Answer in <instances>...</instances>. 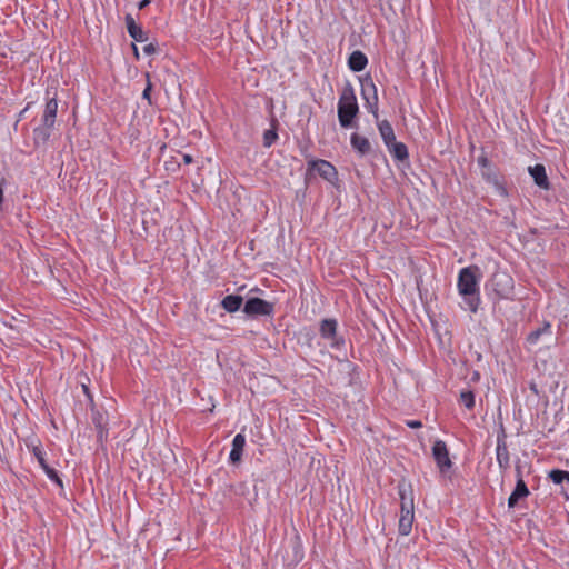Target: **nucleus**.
<instances>
[{"label":"nucleus","mask_w":569,"mask_h":569,"mask_svg":"<svg viewBox=\"0 0 569 569\" xmlns=\"http://www.w3.org/2000/svg\"><path fill=\"white\" fill-rule=\"evenodd\" d=\"M147 77L149 78V74H147ZM151 90H152V84H151L150 80L148 79L147 86H146V88H144V90L142 92V98L144 100H147L149 104L152 103L151 102V97H150Z\"/></svg>","instance_id":"29"},{"label":"nucleus","mask_w":569,"mask_h":569,"mask_svg":"<svg viewBox=\"0 0 569 569\" xmlns=\"http://www.w3.org/2000/svg\"><path fill=\"white\" fill-rule=\"evenodd\" d=\"M82 390L86 393V396L91 400L92 396L90 395L89 388L84 383L82 385Z\"/></svg>","instance_id":"38"},{"label":"nucleus","mask_w":569,"mask_h":569,"mask_svg":"<svg viewBox=\"0 0 569 569\" xmlns=\"http://www.w3.org/2000/svg\"><path fill=\"white\" fill-rule=\"evenodd\" d=\"M92 421L97 429L98 440L102 442L108 437L107 418L103 413L94 411L92 415Z\"/></svg>","instance_id":"20"},{"label":"nucleus","mask_w":569,"mask_h":569,"mask_svg":"<svg viewBox=\"0 0 569 569\" xmlns=\"http://www.w3.org/2000/svg\"><path fill=\"white\" fill-rule=\"evenodd\" d=\"M477 162H478L479 167L482 168V170L490 168V161L488 160V158L485 154L478 157Z\"/></svg>","instance_id":"31"},{"label":"nucleus","mask_w":569,"mask_h":569,"mask_svg":"<svg viewBox=\"0 0 569 569\" xmlns=\"http://www.w3.org/2000/svg\"><path fill=\"white\" fill-rule=\"evenodd\" d=\"M528 171H529L530 176L532 177L535 183L539 188H541L543 190L550 189V182H549V179H548V176L546 172V168L543 164L537 163L532 167H529Z\"/></svg>","instance_id":"12"},{"label":"nucleus","mask_w":569,"mask_h":569,"mask_svg":"<svg viewBox=\"0 0 569 569\" xmlns=\"http://www.w3.org/2000/svg\"><path fill=\"white\" fill-rule=\"evenodd\" d=\"M157 46L154 43H148L143 47V52L148 56L156 53Z\"/></svg>","instance_id":"32"},{"label":"nucleus","mask_w":569,"mask_h":569,"mask_svg":"<svg viewBox=\"0 0 569 569\" xmlns=\"http://www.w3.org/2000/svg\"><path fill=\"white\" fill-rule=\"evenodd\" d=\"M39 465H40L41 469L43 470V472L46 473V476H47V475H49V473L53 470V468H51V467L47 463V460H46V461H43L42 463H39Z\"/></svg>","instance_id":"35"},{"label":"nucleus","mask_w":569,"mask_h":569,"mask_svg":"<svg viewBox=\"0 0 569 569\" xmlns=\"http://www.w3.org/2000/svg\"><path fill=\"white\" fill-rule=\"evenodd\" d=\"M361 84V97L366 102V108L368 112L372 113L376 119H378V92L377 87L373 83L371 77H366L360 80Z\"/></svg>","instance_id":"6"},{"label":"nucleus","mask_w":569,"mask_h":569,"mask_svg":"<svg viewBox=\"0 0 569 569\" xmlns=\"http://www.w3.org/2000/svg\"><path fill=\"white\" fill-rule=\"evenodd\" d=\"M549 478L556 485H561L565 481L569 483V471L553 469L549 472Z\"/></svg>","instance_id":"28"},{"label":"nucleus","mask_w":569,"mask_h":569,"mask_svg":"<svg viewBox=\"0 0 569 569\" xmlns=\"http://www.w3.org/2000/svg\"><path fill=\"white\" fill-rule=\"evenodd\" d=\"M515 282L506 271H497L486 282V290L492 292L497 299H509L513 292Z\"/></svg>","instance_id":"4"},{"label":"nucleus","mask_w":569,"mask_h":569,"mask_svg":"<svg viewBox=\"0 0 569 569\" xmlns=\"http://www.w3.org/2000/svg\"><path fill=\"white\" fill-rule=\"evenodd\" d=\"M47 477L52 482H54L57 486H59L60 488H63V482H62L61 478L59 477L57 470L53 469L49 475H47Z\"/></svg>","instance_id":"30"},{"label":"nucleus","mask_w":569,"mask_h":569,"mask_svg":"<svg viewBox=\"0 0 569 569\" xmlns=\"http://www.w3.org/2000/svg\"><path fill=\"white\" fill-rule=\"evenodd\" d=\"M432 457L440 472L445 475L452 467L447 445L443 440H436L432 446Z\"/></svg>","instance_id":"9"},{"label":"nucleus","mask_w":569,"mask_h":569,"mask_svg":"<svg viewBox=\"0 0 569 569\" xmlns=\"http://www.w3.org/2000/svg\"><path fill=\"white\" fill-rule=\"evenodd\" d=\"M126 27L129 36L137 42H146L148 40L147 33L143 31L141 26L137 24L131 14L124 17Z\"/></svg>","instance_id":"14"},{"label":"nucleus","mask_w":569,"mask_h":569,"mask_svg":"<svg viewBox=\"0 0 569 569\" xmlns=\"http://www.w3.org/2000/svg\"><path fill=\"white\" fill-rule=\"evenodd\" d=\"M398 495L401 500L398 532L401 536H408L411 532L412 523L415 520V502L412 489L408 485L399 483Z\"/></svg>","instance_id":"3"},{"label":"nucleus","mask_w":569,"mask_h":569,"mask_svg":"<svg viewBox=\"0 0 569 569\" xmlns=\"http://www.w3.org/2000/svg\"><path fill=\"white\" fill-rule=\"evenodd\" d=\"M182 159H183V162H184L186 164H189V163L193 162V158H192V156H190V154H188V153H184V154L182 156Z\"/></svg>","instance_id":"37"},{"label":"nucleus","mask_w":569,"mask_h":569,"mask_svg":"<svg viewBox=\"0 0 569 569\" xmlns=\"http://www.w3.org/2000/svg\"><path fill=\"white\" fill-rule=\"evenodd\" d=\"M26 446L28 450L32 452L38 463H42L43 461H46V453L42 450L41 442L38 439H28L26 441Z\"/></svg>","instance_id":"24"},{"label":"nucleus","mask_w":569,"mask_h":569,"mask_svg":"<svg viewBox=\"0 0 569 569\" xmlns=\"http://www.w3.org/2000/svg\"><path fill=\"white\" fill-rule=\"evenodd\" d=\"M459 403L465 406L468 410L475 408V393L470 389H463L460 391Z\"/></svg>","instance_id":"27"},{"label":"nucleus","mask_w":569,"mask_h":569,"mask_svg":"<svg viewBox=\"0 0 569 569\" xmlns=\"http://www.w3.org/2000/svg\"><path fill=\"white\" fill-rule=\"evenodd\" d=\"M482 177L483 179L488 182V183H491L496 191L502 196V197H507L508 196V191L506 189V187L503 186V183L500 181L497 172L490 167L488 169H485L482 170Z\"/></svg>","instance_id":"16"},{"label":"nucleus","mask_w":569,"mask_h":569,"mask_svg":"<svg viewBox=\"0 0 569 569\" xmlns=\"http://www.w3.org/2000/svg\"><path fill=\"white\" fill-rule=\"evenodd\" d=\"M132 49L134 54L138 57V47L134 43H132Z\"/></svg>","instance_id":"40"},{"label":"nucleus","mask_w":569,"mask_h":569,"mask_svg":"<svg viewBox=\"0 0 569 569\" xmlns=\"http://www.w3.org/2000/svg\"><path fill=\"white\" fill-rule=\"evenodd\" d=\"M367 64L368 58L362 51L356 50L349 56L348 67L350 68V70L355 72H360L366 68Z\"/></svg>","instance_id":"18"},{"label":"nucleus","mask_w":569,"mask_h":569,"mask_svg":"<svg viewBox=\"0 0 569 569\" xmlns=\"http://www.w3.org/2000/svg\"><path fill=\"white\" fill-rule=\"evenodd\" d=\"M388 151L397 161H406L409 158L408 148L405 143L395 140L387 146Z\"/></svg>","instance_id":"21"},{"label":"nucleus","mask_w":569,"mask_h":569,"mask_svg":"<svg viewBox=\"0 0 569 569\" xmlns=\"http://www.w3.org/2000/svg\"><path fill=\"white\" fill-rule=\"evenodd\" d=\"M406 426L411 429H419L422 427V422L420 420H407Z\"/></svg>","instance_id":"33"},{"label":"nucleus","mask_w":569,"mask_h":569,"mask_svg":"<svg viewBox=\"0 0 569 569\" xmlns=\"http://www.w3.org/2000/svg\"><path fill=\"white\" fill-rule=\"evenodd\" d=\"M242 302H243V299L241 296L228 295L222 299L221 306L226 311L233 313L241 308Z\"/></svg>","instance_id":"23"},{"label":"nucleus","mask_w":569,"mask_h":569,"mask_svg":"<svg viewBox=\"0 0 569 569\" xmlns=\"http://www.w3.org/2000/svg\"><path fill=\"white\" fill-rule=\"evenodd\" d=\"M543 335H551V325L548 321L542 327L531 331L527 337V342L531 346L537 345Z\"/></svg>","instance_id":"25"},{"label":"nucleus","mask_w":569,"mask_h":569,"mask_svg":"<svg viewBox=\"0 0 569 569\" xmlns=\"http://www.w3.org/2000/svg\"><path fill=\"white\" fill-rule=\"evenodd\" d=\"M243 312L249 317H270L274 312V305L260 298H249L243 306Z\"/></svg>","instance_id":"8"},{"label":"nucleus","mask_w":569,"mask_h":569,"mask_svg":"<svg viewBox=\"0 0 569 569\" xmlns=\"http://www.w3.org/2000/svg\"><path fill=\"white\" fill-rule=\"evenodd\" d=\"M244 445L246 437L242 433H237L232 439V448L229 455V460L232 463H237L241 460Z\"/></svg>","instance_id":"17"},{"label":"nucleus","mask_w":569,"mask_h":569,"mask_svg":"<svg viewBox=\"0 0 569 569\" xmlns=\"http://www.w3.org/2000/svg\"><path fill=\"white\" fill-rule=\"evenodd\" d=\"M39 465H40L41 469L43 470V472L46 473V476H47V475H49V473L53 470V468H51V467L47 463V460H46V461H43L42 463H39Z\"/></svg>","instance_id":"34"},{"label":"nucleus","mask_w":569,"mask_h":569,"mask_svg":"<svg viewBox=\"0 0 569 569\" xmlns=\"http://www.w3.org/2000/svg\"><path fill=\"white\" fill-rule=\"evenodd\" d=\"M517 471V482L513 491L508 498V507L515 508L520 499H523L529 496L530 491L526 485V482L522 479L521 469L518 466L516 468Z\"/></svg>","instance_id":"11"},{"label":"nucleus","mask_w":569,"mask_h":569,"mask_svg":"<svg viewBox=\"0 0 569 569\" xmlns=\"http://www.w3.org/2000/svg\"><path fill=\"white\" fill-rule=\"evenodd\" d=\"M317 172L322 179L330 183L338 180V171L332 163L323 159L308 161L307 176Z\"/></svg>","instance_id":"7"},{"label":"nucleus","mask_w":569,"mask_h":569,"mask_svg":"<svg viewBox=\"0 0 569 569\" xmlns=\"http://www.w3.org/2000/svg\"><path fill=\"white\" fill-rule=\"evenodd\" d=\"M377 126L386 147L396 140L393 128L388 120H381Z\"/></svg>","instance_id":"22"},{"label":"nucleus","mask_w":569,"mask_h":569,"mask_svg":"<svg viewBox=\"0 0 569 569\" xmlns=\"http://www.w3.org/2000/svg\"><path fill=\"white\" fill-rule=\"evenodd\" d=\"M479 268L477 266H469L459 271L457 279V288L467 308L471 312H477L480 303V289H479Z\"/></svg>","instance_id":"1"},{"label":"nucleus","mask_w":569,"mask_h":569,"mask_svg":"<svg viewBox=\"0 0 569 569\" xmlns=\"http://www.w3.org/2000/svg\"><path fill=\"white\" fill-rule=\"evenodd\" d=\"M57 112H58V101H57L56 94L53 97H49V91H47V102L44 106L41 122L54 126Z\"/></svg>","instance_id":"13"},{"label":"nucleus","mask_w":569,"mask_h":569,"mask_svg":"<svg viewBox=\"0 0 569 569\" xmlns=\"http://www.w3.org/2000/svg\"><path fill=\"white\" fill-rule=\"evenodd\" d=\"M479 378H480L479 372L475 371V372H473V375H472V377H471V380H472V381H478V380H479Z\"/></svg>","instance_id":"39"},{"label":"nucleus","mask_w":569,"mask_h":569,"mask_svg":"<svg viewBox=\"0 0 569 569\" xmlns=\"http://www.w3.org/2000/svg\"><path fill=\"white\" fill-rule=\"evenodd\" d=\"M496 458L501 471L505 472L510 468V455L506 442V433L503 430L500 435L497 436Z\"/></svg>","instance_id":"10"},{"label":"nucleus","mask_w":569,"mask_h":569,"mask_svg":"<svg viewBox=\"0 0 569 569\" xmlns=\"http://www.w3.org/2000/svg\"><path fill=\"white\" fill-rule=\"evenodd\" d=\"M319 333L322 339L329 341V346L332 349L339 350L345 346V339L338 335V322L333 318H327L320 321Z\"/></svg>","instance_id":"5"},{"label":"nucleus","mask_w":569,"mask_h":569,"mask_svg":"<svg viewBox=\"0 0 569 569\" xmlns=\"http://www.w3.org/2000/svg\"><path fill=\"white\" fill-rule=\"evenodd\" d=\"M53 124H47L41 122L40 126L36 127L32 132L33 142L36 146H44L50 139Z\"/></svg>","instance_id":"15"},{"label":"nucleus","mask_w":569,"mask_h":569,"mask_svg":"<svg viewBox=\"0 0 569 569\" xmlns=\"http://www.w3.org/2000/svg\"><path fill=\"white\" fill-rule=\"evenodd\" d=\"M151 2V0H141L138 2V9L139 10H142L144 9L147 6H149Z\"/></svg>","instance_id":"36"},{"label":"nucleus","mask_w":569,"mask_h":569,"mask_svg":"<svg viewBox=\"0 0 569 569\" xmlns=\"http://www.w3.org/2000/svg\"><path fill=\"white\" fill-rule=\"evenodd\" d=\"M271 129H268L263 132V147L270 148L278 139V132H277V121L272 120L271 122Z\"/></svg>","instance_id":"26"},{"label":"nucleus","mask_w":569,"mask_h":569,"mask_svg":"<svg viewBox=\"0 0 569 569\" xmlns=\"http://www.w3.org/2000/svg\"><path fill=\"white\" fill-rule=\"evenodd\" d=\"M351 147L360 154L366 156L371 151L370 141L358 133H352L350 137Z\"/></svg>","instance_id":"19"},{"label":"nucleus","mask_w":569,"mask_h":569,"mask_svg":"<svg viewBox=\"0 0 569 569\" xmlns=\"http://www.w3.org/2000/svg\"><path fill=\"white\" fill-rule=\"evenodd\" d=\"M359 112V106L353 88L348 84L343 88L338 101V120L342 128H356V117Z\"/></svg>","instance_id":"2"}]
</instances>
